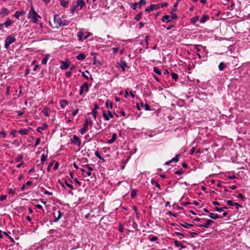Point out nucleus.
Here are the masks:
<instances>
[{
	"mask_svg": "<svg viewBox=\"0 0 250 250\" xmlns=\"http://www.w3.org/2000/svg\"><path fill=\"white\" fill-rule=\"evenodd\" d=\"M28 18L30 19L33 23H37L38 19H41V17L36 12L34 7L31 6L28 14Z\"/></svg>",
	"mask_w": 250,
	"mask_h": 250,
	"instance_id": "f257e3e1",
	"label": "nucleus"
},
{
	"mask_svg": "<svg viewBox=\"0 0 250 250\" xmlns=\"http://www.w3.org/2000/svg\"><path fill=\"white\" fill-rule=\"evenodd\" d=\"M85 5V2L83 0H77L76 5H72L70 11L72 14H74L75 11L81 10Z\"/></svg>",
	"mask_w": 250,
	"mask_h": 250,
	"instance_id": "f03ea898",
	"label": "nucleus"
},
{
	"mask_svg": "<svg viewBox=\"0 0 250 250\" xmlns=\"http://www.w3.org/2000/svg\"><path fill=\"white\" fill-rule=\"evenodd\" d=\"M16 41V38L14 36L9 35L6 37V39H5V44H4V47L5 49H7L9 47L10 44L13 43Z\"/></svg>",
	"mask_w": 250,
	"mask_h": 250,
	"instance_id": "7ed1b4c3",
	"label": "nucleus"
},
{
	"mask_svg": "<svg viewBox=\"0 0 250 250\" xmlns=\"http://www.w3.org/2000/svg\"><path fill=\"white\" fill-rule=\"evenodd\" d=\"M146 4V0H140L138 3L135 2L131 5V7L134 10H136L137 8H141L142 5H145Z\"/></svg>",
	"mask_w": 250,
	"mask_h": 250,
	"instance_id": "20e7f679",
	"label": "nucleus"
},
{
	"mask_svg": "<svg viewBox=\"0 0 250 250\" xmlns=\"http://www.w3.org/2000/svg\"><path fill=\"white\" fill-rule=\"evenodd\" d=\"M62 21V20L59 15L55 14L54 15V22L56 24V27L57 28H58L59 27H61Z\"/></svg>",
	"mask_w": 250,
	"mask_h": 250,
	"instance_id": "39448f33",
	"label": "nucleus"
},
{
	"mask_svg": "<svg viewBox=\"0 0 250 250\" xmlns=\"http://www.w3.org/2000/svg\"><path fill=\"white\" fill-rule=\"evenodd\" d=\"M84 32L82 31L78 32L77 34V37L79 41H83L87 39L90 35V33H87V36H84Z\"/></svg>",
	"mask_w": 250,
	"mask_h": 250,
	"instance_id": "423d86ee",
	"label": "nucleus"
},
{
	"mask_svg": "<svg viewBox=\"0 0 250 250\" xmlns=\"http://www.w3.org/2000/svg\"><path fill=\"white\" fill-rule=\"evenodd\" d=\"M62 213L60 210H58L56 212H54L53 216L54 217V219L53 222L55 223L58 222L62 218Z\"/></svg>",
	"mask_w": 250,
	"mask_h": 250,
	"instance_id": "0eeeda50",
	"label": "nucleus"
},
{
	"mask_svg": "<svg viewBox=\"0 0 250 250\" xmlns=\"http://www.w3.org/2000/svg\"><path fill=\"white\" fill-rule=\"evenodd\" d=\"M61 64L60 68L62 70H66L69 67L70 62L69 61H61Z\"/></svg>",
	"mask_w": 250,
	"mask_h": 250,
	"instance_id": "6e6552de",
	"label": "nucleus"
},
{
	"mask_svg": "<svg viewBox=\"0 0 250 250\" xmlns=\"http://www.w3.org/2000/svg\"><path fill=\"white\" fill-rule=\"evenodd\" d=\"M89 90L88 84L87 83H83L81 86L80 90V94L81 95L83 94V93L84 92L85 93H87Z\"/></svg>",
	"mask_w": 250,
	"mask_h": 250,
	"instance_id": "1a4fd4ad",
	"label": "nucleus"
},
{
	"mask_svg": "<svg viewBox=\"0 0 250 250\" xmlns=\"http://www.w3.org/2000/svg\"><path fill=\"white\" fill-rule=\"evenodd\" d=\"M71 142L72 144L77 146H80L81 145L80 139L76 135H74L73 136V138L71 139Z\"/></svg>",
	"mask_w": 250,
	"mask_h": 250,
	"instance_id": "9d476101",
	"label": "nucleus"
},
{
	"mask_svg": "<svg viewBox=\"0 0 250 250\" xmlns=\"http://www.w3.org/2000/svg\"><path fill=\"white\" fill-rule=\"evenodd\" d=\"M160 8V4H151L149 7L146 8L145 11L149 13L153 10H155Z\"/></svg>",
	"mask_w": 250,
	"mask_h": 250,
	"instance_id": "9b49d317",
	"label": "nucleus"
},
{
	"mask_svg": "<svg viewBox=\"0 0 250 250\" xmlns=\"http://www.w3.org/2000/svg\"><path fill=\"white\" fill-rule=\"evenodd\" d=\"M214 222L211 220L208 219L206 221L204 224H198L197 226L200 228H208L211 224L213 223Z\"/></svg>",
	"mask_w": 250,
	"mask_h": 250,
	"instance_id": "f8f14e48",
	"label": "nucleus"
},
{
	"mask_svg": "<svg viewBox=\"0 0 250 250\" xmlns=\"http://www.w3.org/2000/svg\"><path fill=\"white\" fill-rule=\"evenodd\" d=\"M93 122L90 118H86L83 125V127L88 129V126H92Z\"/></svg>",
	"mask_w": 250,
	"mask_h": 250,
	"instance_id": "ddd939ff",
	"label": "nucleus"
},
{
	"mask_svg": "<svg viewBox=\"0 0 250 250\" xmlns=\"http://www.w3.org/2000/svg\"><path fill=\"white\" fill-rule=\"evenodd\" d=\"M25 14V12L21 10V11H17L14 15V17L17 20L19 19V17L21 16H23Z\"/></svg>",
	"mask_w": 250,
	"mask_h": 250,
	"instance_id": "4468645a",
	"label": "nucleus"
},
{
	"mask_svg": "<svg viewBox=\"0 0 250 250\" xmlns=\"http://www.w3.org/2000/svg\"><path fill=\"white\" fill-rule=\"evenodd\" d=\"M10 13V12L9 10L6 8H3L2 9H1L0 12V14L2 17H5L6 16H7Z\"/></svg>",
	"mask_w": 250,
	"mask_h": 250,
	"instance_id": "2eb2a0df",
	"label": "nucleus"
},
{
	"mask_svg": "<svg viewBox=\"0 0 250 250\" xmlns=\"http://www.w3.org/2000/svg\"><path fill=\"white\" fill-rule=\"evenodd\" d=\"M179 156V154L176 155L173 158H172L171 160L166 162L165 163V165H169L172 162H175V163L177 162L178 161V156Z\"/></svg>",
	"mask_w": 250,
	"mask_h": 250,
	"instance_id": "dca6fc26",
	"label": "nucleus"
},
{
	"mask_svg": "<svg viewBox=\"0 0 250 250\" xmlns=\"http://www.w3.org/2000/svg\"><path fill=\"white\" fill-rule=\"evenodd\" d=\"M84 167L86 168L88 170L87 171H86V175L88 176H91L92 175L91 171L93 170V168L92 167H90L89 166L86 165L84 166Z\"/></svg>",
	"mask_w": 250,
	"mask_h": 250,
	"instance_id": "f3484780",
	"label": "nucleus"
},
{
	"mask_svg": "<svg viewBox=\"0 0 250 250\" xmlns=\"http://www.w3.org/2000/svg\"><path fill=\"white\" fill-rule=\"evenodd\" d=\"M162 21L163 22L167 23L171 21L170 16L169 15H164L162 17Z\"/></svg>",
	"mask_w": 250,
	"mask_h": 250,
	"instance_id": "a211bd4d",
	"label": "nucleus"
},
{
	"mask_svg": "<svg viewBox=\"0 0 250 250\" xmlns=\"http://www.w3.org/2000/svg\"><path fill=\"white\" fill-rule=\"evenodd\" d=\"M30 129H31V128H29V129L22 128V129H21L20 130H19L18 131V132L21 135H25L27 134V133L29 132V130Z\"/></svg>",
	"mask_w": 250,
	"mask_h": 250,
	"instance_id": "6ab92c4d",
	"label": "nucleus"
},
{
	"mask_svg": "<svg viewBox=\"0 0 250 250\" xmlns=\"http://www.w3.org/2000/svg\"><path fill=\"white\" fill-rule=\"evenodd\" d=\"M50 58V55L49 54H45L44 57L42 61V63L43 65H45L47 63V61H48Z\"/></svg>",
	"mask_w": 250,
	"mask_h": 250,
	"instance_id": "aec40b11",
	"label": "nucleus"
},
{
	"mask_svg": "<svg viewBox=\"0 0 250 250\" xmlns=\"http://www.w3.org/2000/svg\"><path fill=\"white\" fill-rule=\"evenodd\" d=\"M12 23V21L9 18H7L3 24L6 28L8 27Z\"/></svg>",
	"mask_w": 250,
	"mask_h": 250,
	"instance_id": "412c9836",
	"label": "nucleus"
},
{
	"mask_svg": "<svg viewBox=\"0 0 250 250\" xmlns=\"http://www.w3.org/2000/svg\"><path fill=\"white\" fill-rule=\"evenodd\" d=\"M67 104H68V101L67 100H62L60 101V106L62 109H64Z\"/></svg>",
	"mask_w": 250,
	"mask_h": 250,
	"instance_id": "4be33fe9",
	"label": "nucleus"
},
{
	"mask_svg": "<svg viewBox=\"0 0 250 250\" xmlns=\"http://www.w3.org/2000/svg\"><path fill=\"white\" fill-rule=\"evenodd\" d=\"M103 117L105 121H108L109 120V110L107 111L106 113L105 111H104L103 113Z\"/></svg>",
	"mask_w": 250,
	"mask_h": 250,
	"instance_id": "5701e85b",
	"label": "nucleus"
},
{
	"mask_svg": "<svg viewBox=\"0 0 250 250\" xmlns=\"http://www.w3.org/2000/svg\"><path fill=\"white\" fill-rule=\"evenodd\" d=\"M60 2H61V4L62 7H63L64 8H66L68 7V0H61Z\"/></svg>",
	"mask_w": 250,
	"mask_h": 250,
	"instance_id": "b1692460",
	"label": "nucleus"
},
{
	"mask_svg": "<svg viewBox=\"0 0 250 250\" xmlns=\"http://www.w3.org/2000/svg\"><path fill=\"white\" fill-rule=\"evenodd\" d=\"M47 125L46 124H43L41 127H38L37 129L38 132H41V130H44L47 128Z\"/></svg>",
	"mask_w": 250,
	"mask_h": 250,
	"instance_id": "393cba45",
	"label": "nucleus"
},
{
	"mask_svg": "<svg viewBox=\"0 0 250 250\" xmlns=\"http://www.w3.org/2000/svg\"><path fill=\"white\" fill-rule=\"evenodd\" d=\"M85 58V56L84 54H83V53H80L79 54L77 57H76V59L78 60H80V61H83V60Z\"/></svg>",
	"mask_w": 250,
	"mask_h": 250,
	"instance_id": "a878e982",
	"label": "nucleus"
},
{
	"mask_svg": "<svg viewBox=\"0 0 250 250\" xmlns=\"http://www.w3.org/2000/svg\"><path fill=\"white\" fill-rule=\"evenodd\" d=\"M208 19V17L207 15L203 16L200 20V22L201 23H204Z\"/></svg>",
	"mask_w": 250,
	"mask_h": 250,
	"instance_id": "bb28decb",
	"label": "nucleus"
},
{
	"mask_svg": "<svg viewBox=\"0 0 250 250\" xmlns=\"http://www.w3.org/2000/svg\"><path fill=\"white\" fill-rule=\"evenodd\" d=\"M209 217L214 220H216L219 218V216L217 214L213 213H210L209 214Z\"/></svg>",
	"mask_w": 250,
	"mask_h": 250,
	"instance_id": "cd10ccee",
	"label": "nucleus"
},
{
	"mask_svg": "<svg viewBox=\"0 0 250 250\" xmlns=\"http://www.w3.org/2000/svg\"><path fill=\"white\" fill-rule=\"evenodd\" d=\"M49 108L47 107H45L42 111V113L46 117L49 116Z\"/></svg>",
	"mask_w": 250,
	"mask_h": 250,
	"instance_id": "c85d7f7f",
	"label": "nucleus"
},
{
	"mask_svg": "<svg viewBox=\"0 0 250 250\" xmlns=\"http://www.w3.org/2000/svg\"><path fill=\"white\" fill-rule=\"evenodd\" d=\"M141 105L144 108L145 110H146V111H150L151 110L150 107L148 104H144L143 103H142L141 104Z\"/></svg>",
	"mask_w": 250,
	"mask_h": 250,
	"instance_id": "c756f323",
	"label": "nucleus"
},
{
	"mask_svg": "<svg viewBox=\"0 0 250 250\" xmlns=\"http://www.w3.org/2000/svg\"><path fill=\"white\" fill-rule=\"evenodd\" d=\"M180 226L185 228H186V229H189V228L190 227H192L193 226V225L192 224H188L187 223H185L184 224H180Z\"/></svg>",
	"mask_w": 250,
	"mask_h": 250,
	"instance_id": "7c9ffc66",
	"label": "nucleus"
},
{
	"mask_svg": "<svg viewBox=\"0 0 250 250\" xmlns=\"http://www.w3.org/2000/svg\"><path fill=\"white\" fill-rule=\"evenodd\" d=\"M137 195V191L135 189H132L131 190L130 197L131 199H133Z\"/></svg>",
	"mask_w": 250,
	"mask_h": 250,
	"instance_id": "2f4dec72",
	"label": "nucleus"
},
{
	"mask_svg": "<svg viewBox=\"0 0 250 250\" xmlns=\"http://www.w3.org/2000/svg\"><path fill=\"white\" fill-rule=\"evenodd\" d=\"M120 66L122 68V71H125V67L127 66L126 63L125 61H122L121 63Z\"/></svg>",
	"mask_w": 250,
	"mask_h": 250,
	"instance_id": "473e14b6",
	"label": "nucleus"
},
{
	"mask_svg": "<svg viewBox=\"0 0 250 250\" xmlns=\"http://www.w3.org/2000/svg\"><path fill=\"white\" fill-rule=\"evenodd\" d=\"M95 155L102 161H104V157L102 156L101 154L98 151H97L95 152Z\"/></svg>",
	"mask_w": 250,
	"mask_h": 250,
	"instance_id": "72a5a7b5",
	"label": "nucleus"
},
{
	"mask_svg": "<svg viewBox=\"0 0 250 250\" xmlns=\"http://www.w3.org/2000/svg\"><path fill=\"white\" fill-rule=\"evenodd\" d=\"M228 209V208L226 207H224L220 208H219L216 207L214 208V209L215 210V211L219 212H221L224 209Z\"/></svg>",
	"mask_w": 250,
	"mask_h": 250,
	"instance_id": "f704fd0d",
	"label": "nucleus"
},
{
	"mask_svg": "<svg viewBox=\"0 0 250 250\" xmlns=\"http://www.w3.org/2000/svg\"><path fill=\"white\" fill-rule=\"evenodd\" d=\"M47 154H45L44 153H43L42 155V157L41 159V163L42 164L47 159Z\"/></svg>",
	"mask_w": 250,
	"mask_h": 250,
	"instance_id": "c9c22d12",
	"label": "nucleus"
},
{
	"mask_svg": "<svg viewBox=\"0 0 250 250\" xmlns=\"http://www.w3.org/2000/svg\"><path fill=\"white\" fill-rule=\"evenodd\" d=\"M226 65L223 62H221L220 63L218 66V68L220 71H222L226 67Z\"/></svg>",
	"mask_w": 250,
	"mask_h": 250,
	"instance_id": "e433bc0d",
	"label": "nucleus"
},
{
	"mask_svg": "<svg viewBox=\"0 0 250 250\" xmlns=\"http://www.w3.org/2000/svg\"><path fill=\"white\" fill-rule=\"evenodd\" d=\"M199 20V17L196 16L190 19L191 22L193 24H195Z\"/></svg>",
	"mask_w": 250,
	"mask_h": 250,
	"instance_id": "4c0bfd02",
	"label": "nucleus"
},
{
	"mask_svg": "<svg viewBox=\"0 0 250 250\" xmlns=\"http://www.w3.org/2000/svg\"><path fill=\"white\" fill-rule=\"evenodd\" d=\"M142 12L139 13L138 14L136 15V16L134 18V19L137 21H139L142 18Z\"/></svg>",
	"mask_w": 250,
	"mask_h": 250,
	"instance_id": "58836bf2",
	"label": "nucleus"
},
{
	"mask_svg": "<svg viewBox=\"0 0 250 250\" xmlns=\"http://www.w3.org/2000/svg\"><path fill=\"white\" fill-rule=\"evenodd\" d=\"M110 50L112 52V53L115 54L116 53H118V52L119 50V47L116 46L114 47H112L111 48Z\"/></svg>",
	"mask_w": 250,
	"mask_h": 250,
	"instance_id": "ea45409f",
	"label": "nucleus"
},
{
	"mask_svg": "<svg viewBox=\"0 0 250 250\" xmlns=\"http://www.w3.org/2000/svg\"><path fill=\"white\" fill-rule=\"evenodd\" d=\"M171 77H172V79L175 81H178V75L176 73L172 72V73H171Z\"/></svg>",
	"mask_w": 250,
	"mask_h": 250,
	"instance_id": "a19ab883",
	"label": "nucleus"
},
{
	"mask_svg": "<svg viewBox=\"0 0 250 250\" xmlns=\"http://www.w3.org/2000/svg\"><path fill=\"white\" fill-rule=\"evenodd\" d=\"M174 245L177 247H181V248H184V247L183 246L182 244H181V243L177 240H174Z\"/></svg>",
	"mask_w": 250,
	"mask_h": 250,
	"instance_id": "79ce46f5",
	"label": "nucleus"
},
{
	"mask_svg": "<svg viewBox=\"0 0 250 250\" xmlns=\"http://www.w3.org/2000/svg\"><path fill=\"white\" fill-rule=\"evenodd\" d=\"M88 129L83 127L82 128L79 130V132L82 134H84L86 132H87Z\"/></svg>",
	"mask_w": 250,
	"mask_h": 250,
	"instance_id": "37998d69",
	"label": "nucleus"
},
{
	"mask_svg": "<svg viewBox=\"0 0 250 250\" xmlns=\"http://www.w3.org/2000/svg\"><path fill=\"white\" fill-rule=\"evenodd\" d=\"M153 71L158 75H160L161 74V70L157 67H153Z\"/></svg>",
	"mask_w": 250,
	"mask_h": 250,
	"instance_id": "c03bdc74",
	"label": "nucleus"
},
{
	"mask_svg": "<svg viewBox=\"0 0 250 250\" xmlns=\"http://www.w3.org/2000/svg\"><path fill=\"white\" fill-rule=\"evenodd\" d=\"M69 23V21L68 20H64L63 21H62L61 23V26H66Z\"/></svg>",
	"mask_w": 250,
	"mask_h": 250,
	"instance_id": "a18cd8bd",
	"label": "nucleus"
},
{
	"mask_svg": "<svg viewBox=\"0 0 250 250\" xmlns=\"http://www.w3.org/2000/svg\"><path fill=\"white\" fill-rule=\"evenodd\" d=\"M116 139V134L114 133L112 135V137L110 139V144L113 143Z\"/></svg>",
	"mask_w": 250,
	"mask_h": 250,
	"instance_id": "49530a36",
	"label": "nucleus"
},
{
	"mask_svg": "<svg viewBox=\"0 0 250 250\" xmlns=\"http://www.w3.org/2000/svg\"><path fill=\"white\" fill-rule=\"evenodd\" d=\"M16 190V189L9 188L8 189V193L14 195L15 193Z\"/></svg>",
	"mask_w": 250,
	"mask_h": 250,
	"instance_id": "de8ad7c7",
	"label": "nucleus"
},
{
	"mask_svg": "<svg viewBox=\"0 0 250 250\" xmlns=\"http://www.w3.org/2000/svg\"><path fill=\"white\" fill-rule=\"evenodd\" d=\"M151 183L153 184H155V187H157L159 189H161V186L156 181H151Z\"/></svg>",
	"mask_w": 250,
	"mask_h": 250,
	"instance_id": "09e8293b",
	"label": "nucleus"
},
{
	"mask_svg": "<svg viewBox=\"0 0 250 250\" xmlns=\"http://www.w3.org/2000/svg\"><path fill=\"white\" fill-rule=\"evenodd\" d=\"M97 113H98L97 111L92 109L91 114L92 115L93 117H94V118L95 119H96V118Z\"/></svg>",
	"mask_w": 250,
	"mask_h": 250,
	"instance_id": "8fccbe9b",
	"label": "nucleus"
},
{
	"mask_svg": "<svg viewBox=\"0 0 250 250\" xmlns=\"http://www.w3.org/2000/svg\"><path fill=\"white\" fill-rule=\"evenodd\" d=\"M158 239V237L156 236H153L151 238H149V241L150 242H154L157 240Z\"/></svg>",
	"mask_w": 250,
	"mask_h": 250,
	"instance_id": "3c124183",
	"label": "nucleus"
},
{
	"mask_svg": "<svg viewBox=\"0 0 250 250\" xmlns=\"http://www.w3.org/2000/svg\"><path fill=\"white\" fill-rule=\"evenodd\" d=\"M66 186L69 188L73 189L74 188L73 185L71 184L68 183L67 181H65Z\"/></svg>",
	"mask_w": 250,
	"mask_h": 250,
	"instance_id": "603ef678",
	"label": "nucleus"
},
{
	"mask_svg": "<svg viewBox=\"0 0 250 250\" xmlns=\"http://www.w3.org/2000/svg\"><path fill=\"white\" fill-rule=\"evenodd\" d=\"M16 133H17V131L15 129L12 130L10 133V135H12L13 137H16Z\"/></svg>",
	"mask_w": 250,
	"mask_h": 250,
	"instance_id": "864d4df0",
	"label": "nucleus"
},
{
	"mask_svg": "<svg viewBox=\"0 0 250 250\" xmlns=\"http://www.w3.org/2000/svg\"><path fill=\"white\" fill-rule=\"evenodd\" d=\"M22 158H23V156L21 155H19L16 158V162H20V161H21L22 159Z\"/></svg>",
	"mask_w": 250,
	"mask_h": 250,
	"instance_id": "5fc2aeb1",
	"label": "nucleus"
},
{
	"mask_svg": "<svg viewBox=\"0 0 250 250\" xmlns=\"http://www.w3.org/2000/svg\"><path fill=\"white\" fill-rule=\"evenodd\" d=\"M193 46H194V48L197 51V52H199L200 51V49L199 48V47L201 46V45L195 44V45H194Z\"/></svg>",
	"mask_w": 250,
	"mask_h": 250,
	"instance_id": "6e6d98bb",
	"label": "nucleus"
},
{
	"mask_svg": "<svg viewBox=\"0 0 250 250\" xmlns=\"http://www.w3.org/2000/svg\"><path fill=\"white\" fill-rule=\"evenodd\" d=\"M81 171L82 172V175L84 177H86V170L84 168H81Z\"/></svg>",
	"mask_w": 250,
	"mask_h": 250,
	"instance_id": "4d7b16f0",
	"label": "nucleus"
},
{
	"mask_svg": "<svg viewBox=\"0 0 250 250\" xmlns=\"http://www.w3.org/2000/svg\"><path fill=\"white\" fill-rule=\"evenodd\" d=\"M79 109H75L72 113V115L73 116H76L79 112Z\"/></svg>",
	"mask_w": 250,
	"mask_h": 250,
	"instance_id": "13d9d810",
	"label": "nucleus"
},
{
	"mask_svg": "<svg viewBox=\"0 0 250 250\" xmlns=\"http://www.w3.org/2000/svg\"><path fill=\"white\" fill-rule=\"evenodd\" d=\"M234 206H235L237 209H238L239 208L242 207V205L236 202L234 203Z\"/></svg>",
	"mask_w": 250,
	"mask_h": 250,
	"instance_id": "bf43d9fd",
	"label": "nucleus"
},
{
	"mask_svg": "<svg viewBox=\"0 0 250 250\" xmlns=\"http://www.w3.org/2000/svg\"><path fill=\"white\" fill-rule=\"evenodd\" d=\"M160 8H163L164 7H167L168 6V3L167 2L163 3H160Z\"/></svg>",
	"mask_w": 250,
	"mask_h": 250,
	"instance_id": "052dcab7",
	"label": "nucleus"
},
{
	"mask_svg": "<svg viewBox=\"0 0 250 250\" xmlns=\"http://www.w3.org/2000/svg\"><path fill=\"white\" fill-rule=\"evenodd\" d=\"M72 75V72L71 71L66 72L65 73V76L67 78H69Z\"/></svg>",
	"mask_w": 250,
	"mask_h": 250,
	"instance_id": "680f3d73",
	"label": "nucleus"
},
{
	"mask_svg": "<svg viewBox=\"0 0 250 250\" xmlns=\"http://www.w3.org/2000/svg\"><path fill=\"white\" fill-rule=\"evenodd\" d=\"M6 198H7V196L6 195H2L0 197V201H3L6 200Z\"/></svg>",
	"mask_w": 250,
	"mask_h": 250,
	"instance_id": "e2e57ef3",
	"label": "nucleus"
},
{
	"mask_svg": "<svg viewBox=\"0 0 250 250\" xmlns=\"http://www.w3.org/2000/svg\"><path fill=\"white\" fill-rule=\"evenodd\" d=\"M234 203L233 201L231 200H227V203L229 206H234Z\"/></svg>",
	"mask_w": 250,
	"mask_h": 250,
	"instance_id": "0e129e2a",
	"label": "nucleus"
},
{
	"mask_svg": "<svg viewBox=\"0 0 250 250\" xmlns=\"http://www.w3.org/2000/svg\"><path fill=\"white\" fill-rule=\"evenodd\" d=\"M41 142V139L40 138H38L36 140V143L35 144V146H37L38 145H39L40 143Z\"/></svg>",
	"mask_w": 250,
	"mask_h": 250,
	"instance_id": "69168bd1",
	"label": "nucleus"
},
{
	"mask_svg": "<svg viewBox=\"0 0 250 250\" xmlns=\"http://www.w3.org/2000/svg\"><path fill=\"white\" fill-rule=\"evenodd\" d=\"M59 167V163L58 162H56L55 164V165H54V170H57L58 169V167Z\"/></svg>",
	"mask_w": 250,
	"mask_h": 250,
	"instance_id": "338daca9",
	"label": "nucleus"
},
{
	"mask_svg": "<svg viewBox=\"0 0 250 250\" xmlns=\"http://www.w3.org/2000/svg\"><path fill=\"white\" fill-rule=\"evenodd\" d=\"M149 39V36L148 35H147L145 37V41L147 45L148 44V40Z\"/></svg>",
	"mask_w": 250,
	"mask_h": 250,
	"instance_id": "774afa93",
	"label": "nucleus"
}]
</instances>
